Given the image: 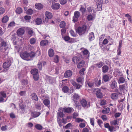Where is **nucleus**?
Segmentation results:
<instances>
[{"label": "nucleus", "mask_w": 132, "mask_h": 132, "mask_svg": "<svg viewBox=\"0 0 132 132\" xmlns=\"http://www.w3.org/2000/svg\"><path fill=\"white\" fill-rule=\"evenodd\" d=\"M35 127L37 130H41L43 129L42 126L39 124H37L35 126Z\"/></svg>", "instance_id": "nucleus-36"}, {"label": "nucleus", "mask_w": 132, "mask_h": 132, "mask_svg": "<svg viewBox=\"0 0 132 132\" xmlns=\"http://www.w3.org/2000/svg\"><path fill=\"white\" fill-rule=\"evenodd\" d=\"M36 53L33 51H31L29 53L25 51L21 52L20 53L21 57L23 59L28 61L31 60V59L35 57Z\"/></svg>", "instance_id": "nucleus-1"}, {"label": "nucleus", "mask_w": 132, "mask_h": 132, "mask_svg": "<svg viewBox=\"0 0 132 132\" xmlns=\"http://www.w3.org/2000/svg\"><path fill=\"white\" fill-rule=\"evenodd\" d=\"M6 93L4 91L0 92V102H3L4 100V98L6 97Z\"/></svg>", "instance_id": "nucleus-8"}, {"label": "nucleus", "mask_w": 132, "mask_h": 132, "mask_svg": "<svg viewBox=\"0 0 132 132\" xmlns=\"http://www.w3.org/2000/svg\"><path fill=\"white\" fill-rule=\"evenodd\" d=\"M94 80L93 82V81H89L88 80L86 81V85H88L89 87L91 88L93 86H94Z\"/></svg>", "instance_id": "nucleus-21"}, {"label": "nucleus", "mask_w": 132, "mask_h": 132, "mask_svg": "<svg viewBox=\"0 0 132 132\" xmlns=\"http://www.w3.org/2000/svg\"><path fill=\"white\" fill-rule=\"evenodd\" d=\"M60 3L62 5H64L66 4L68 0H60Z\"/></svg>", "instance_id": "nucleus-58"}, {"label": "nucleus", "mask_w": 132, "mask_h": 132, "mask_svg": "<svg viewBox=\"0 0 132 132\" xmlns=\"http://www.w3.org/2000/svg\"><path fill=\"white\" fill-rule=\"evenodd\" d=\"M79 127L80 128H84L86 126V123L84 122H81L79 124Z\"/></svg>", "instance_id": "nucleus-57"}, {"label": "nucleus", "mask_w": 132, "mask_h": 132, "mask_svg": "<svg viewBox=\"0 0 132 132\" xmlns=\"http://www.w3.org/2000/svg\"><path fill=\"white\" fill-rule=\"evenodd\" d=\"M103 64L104 63L102 61H100L98 63L96 64L95 65L98 68H100L102 67Z\"/></svg>", "instance_id": "nucleus-33"}, {"label": "nucleus", "mask_w": 132, "mask_h": 132, "mask_svg": "<svg viewBox=\"0 0 132 132\" xmlns=\"http://www.w3.org/2000/svg\"><path fill=\"white\" fill-rule=\"evenodd\" d=\"M110 110V109L109 108H106L104 109L102 111V112L104 114L108 113L109 112Z\"/></svg>", "instance_id": "nucleus-39"}, {"label": "nucleus", "mask_w": 132, "mask_h": 132, "mask_svg": "<svg viewBox=\"0 0 132 132\" xmlns=\"http://www.w3.org/2000/svg\"><path fill=\"white\" fill-rule=\"evenodd\" d=\"M32 75L38 73V69L34 68L32 69L30 71Z\"/></svg>", "instance_id": "nucleus-28"}, {"label": "nucleus", "mask_w": 132, "mask_h": 132, "mask_svg": "<svg viewBox=\"0 0 132 132\" xmlns=\"http://www.w3.org/2000/svg\"><path fill=\"white\" fill-rule=\"evenodd\" d=\"M36 41V40L34 38H31L30 40V43L31 44H33L35 43Z\"/></svg>", "instance_id": "nucleus-54"}, {"label": "nucleus", "mask_w": 132, "mask_h": 132, "mask_svg": "<svg viewBox=\"0 0 132 132\" xmlns=\"http://www.w3.org/2000/svg\"><path fill=\"white\" fill-rule=\"evenodd\" d=\"M93 16L91 14L88 15L87 16V19L88 21H90L92 20Z\"/></svg>", "instance_id": "nucleus-63"}, {"label": "nucleus", "mask_w": 132, "mask_h": 132, "mask_svg": "<svg viewBox=\"0 0 132 132\" xmlns=\"http://www.w3.org/2000/svg\"><path fill=\"white\" fill-rule=\"evenodd\" d=\"M22 85L23 86H25L28 84V81L26 79H23L21 82Z\"/></svg>", "instance_id": "nucleus-38"}, {"label": "nucleus", "mask_w": 132, "mask_h": 132, "mask_svg": "<svg viewBox=\"0 0 132 132\" xmlns=\"http://www.w3.org/2000/svg\"><path fill=\"white\" fill-rule=\"evenodd\" d=\"M125 88V84L121 85H119V89L120 91L123 90Z\"/></svg>", "instance_id": "nucleus-47"}, {"label": "nucleus", "mask_w": 132, "mask_h": 132, "mask_svg": "<svg viewBox=\"0 0 132 132\" xmlns=\"http://www.w3.org/2000/svg\"><path fill=\"white\" fill-rule=\"evenodd\" d=\"M79 95L76 93H74L72 96V100L75 103V105L77 107L79 105L78 100L80 98Z\"/></svg>", "instance_id": "nucleus-3"}, {"label": "nucleus", "mask_w": 132, "mask_h": 132, "mask_svg": "<svg viewBox=\"0 0 132 132\" xmlns=\"http://www.w3.org/2000/svg\"><path fill=\"white\" fill-rule=\"evenodd\" d=\"M88 37L90 41L93 40L95 38L94 33L92 32L89 33Z\"/></svg>", "instance_id": "nucleus-25"}, {"label": "nucleus", "mask_w": 132, "mask_h": 132, "mask_svg": "<svg viewBox=\"0 0 132 132\" xmlns=\"http://www.w3.org/2000/svg\"><path fill=\"white\" fill-rule=\"evenodd\" d=\"M19 106L20 109L21 110L22 113H24L25 111V109L26 106L23 104H22L21 105H20Z\"/></svg>", "instance_id": "nucleus-42"}, {"label": "nucleus", "mask_w": 132, "mask_h": 132, "mask_svg": "<svg viewBox=\"0 0 132 132\" xmlns=\"http://www.w3.org/2000/svg\"><path fill=\"white\" fill-rule=\"evenodd\" d=\"M74 15V16L73 17L72 21L75 23L78 21V18L80 16V14L79 12L77 11L75 12Z\"/></svg>", "instance_id": "nucleus-7"}, {"label": "nucleus", "mask_w": 132, "mask_h": 132, "mask_svg": "<svg viewBox=\"0 0 132 132\" xmlns=\"http://www.w3.org/2000/svg\"><path fill=\"white\" fill-rule=\"evenodd\" d=\"M6 46L7 43L4 41L2 42L0 45V50H3V49L4 50H7V49L6 48V47L7 48L8 47H6ZM8 49V48H7Z\"/></svg>", "instance_id": "nucleus-14"}, {"label": "nucleus", "mask_w": 132, "mask_h": 132, "mask_svg": "<svg viewBox=\"0 0 132 132\" xmlns=\"http://www.w3.org/2000/svg\"><path fill=\"white\" fill-rule=\"evenodd\" d=\"M95 1H98V0H94ZM99 3H101V4H104L105 3H107L108 2V0H99Z\"/></svg>", "instance_id": "nucleus-45"}, {"label": "nucleus", "mask_w": 132, "mask_h": 132, "mask_svg": "<svg viewBox=\"0 0 132 132\" xmlns=\"http://www.w3.org/2000/svg\"><path fill=\"white\" fill-rule=\"evenodd\" d=\"M42 65L41 62H39L37 64L38 68L39 70H41L42 69Z\"/></svg>", "instance_id": "nucleus-55"}, {"label": "nucleus", "mask_w": 132, "mask_h": 132, "mask_svg": "<svg viewBox=\"0 0 132 132\" xmlns=\"http://www.w3.org/2000/svg\"><path fill=\"white\" fill-rule=\"evenodd\" d=\"M57 117H59L60 118H63L64 116V114L62 112H59L57 113Z\"/></svg>", "instance_id": "nucleus-56"}, {"label": "nucleus", "mask_w": 132, "mask_h": 132, "mask_svg": "<svg viewBox=\"0 0 132 132\" xmlns=\"http://www.w3.org/2000/svg\"><path fill=\"white\" fill-rule=\"evenodd\" d=\"M72 108L68 107V108H62L64 112L65 113H70L72 111Z\"/></svg>", "instance_id": "nucleus-17"}, {"label": "nucleus", "mask_w": 132, "mask_h": 132, "mask_svg": "<svg viewBox=\"0 0 132 132\" xmlns=\"http://www.w3.org/2000/svg\"><path fill=\"white\" fill-rule=\"evenodd\" d=\"M35 7L37 9L40 10L43 7V6L41 3H36L35 5Z\"/></svg>", "instance_id": "nucleus-19"}, {"label": "nucleus", "mask_w": 132, "mask_h": 132, "mask_svg": "<svg viewBox=\"0 0 132 132\" xmlns=\"http://www.w3.org/2000/svg\"><path fill=\"white\" fill-rule=\"evenodd\" d=\"M96 2V5L97 6V10L98 11H101L102 10V4L101 3H99V1H95Z\"/></svg>", "instance_id": "nucleus-24"}, {"label": "nucleus", "mask_w": 132, "mask_h": 132, "mask_svg": "<svg viewBox=\"0 0 132 132\" xmlns=\"http://www.w3.org/2000/svg\"><path fill=\"white\" fill-rule=\"evenodd\" d=\"M34 12L31 9H28L26 11V13L27 14L31 15Z\"/></svg>", "instance_id": "nucleus-44"}, {"label": "nucleus", "mask_w": 132, "mask_h": 132, "mask_svg": "<svg viewBox=\"0 0 132 132\" xmlns=\"http://www.w3.org/2000/svg\"><path fill=\"white\" fill-rule=\"evenodd\" d=\"M95 90L96 92V95L97 97L99 98H101L103 97V94L101 92V89H100L96 88Z\"/></svg>", "instance_id": "nucleus-6"}, {"label": "nucleus", "mask_w": 132, "mask_h": 132, "mask_svg": "<svg viewBox=\"0 0 132 132\" xmlns=\"http://www.w3.org/2000/svg\"><path fill=\"white\" fill-rule=\"evenodd\" d=\"M82 106L83 108H88L90 106V102H88L86 100L82 98L80 101Z\"/></svg>", "instance_id": "nucleus-4"}, {"label": "nucleus", "mask_w": 132, "mask_h": 132, "mask_svg": "<svg viewBox=\"0 0 132 132\" xmlns=\"http://www.w3.org/2000/svg\"><path fill=\"white\" fill-rule=\"evenodd\" d=\"M66 25L65 22L64 21H62L60 23V27L61 28H64Z\"/></svg>", "instance_id": "nucleus-40"}, {"label": "nucleus", "mask_w": 132, "mask_h": 132, "mask_svg": "<svg viewBox=\"0 0 132 132\" xmlns=\"http://www.w3.org/2000/svg\"><path fill=\"white\" fill-rule=\"evenodd\" d=\"M74 87H75L76 89H79L81 87V85L79 84L76 83Z\"/></svg>", "instance_id": "nucleus-64"}, {"label": "nucleus", "mask_w": 132, "mask_h": 132, "mask_svg": "<svg viewBox=\"0 0 132 132\" xmlns=\"http://www.w3.org/2000/svg\"><path fill=\"white\" fill-rule=\"evenodd\" d=\"M118 94L116 93H113L111 95V98L113 100H116L118 98Z\"/></svg>", "instance_id": "nucleus-23"}, {"label": "nucleus", "mask_w": 132, "mask_h": 132, "mask_svg": "<svg viewBox=\"0 0 132 132\" xmlns=\"http://www.w3.org/2000/svg\"><path fill=\"white\" fill-rule=\"evenodd\" d=\"M22 9L20 7L17 8L15 10L16 13L19 14H20L22 13Z\"/></svg>", "instance_id": "nucleus-35"}, {"label": "nucleus", "mask_w": 132, "mask_h": 132, "mask_svg": "<svg viewBox=\"0 0 132 132\" xmlns=\"http://www.w3.org/2000/svg\"><path fill=\"white\" fill-rule=\"evenodd\" d=\"M48 54L49 56L50 57H53L54 54V50H49Z\"/></svg>", "instance_id": "nucleus-37"}, {"label": "nucleus", "mask_w": 132, "mask_h": 132, "mask_svg": "<svg viewBox=\"0 0 132 132\" xmlns=\"http://www.w3.org/2000/svg\"><path fill=\"white\" fill-rule=\"evenodd\" d=\"M85 71V69L84 68H83L80 70L79 73L81 76H82L84 75V71Z\"/></svg>", "instance_id": "nucleus-53"}, {"label": "nucleus", "mask_w": 132, "mask_h": 132, "mask_svg": "<svg viewBox=\"0 0 132 132\" xmlns=\"http://www.w3.org/2000/svg\"><path fill=\"white\" fill-rule=\"evenodd\" d=\"M85 63V62L83 60L81 61L78 64L77 67L79 68H81L83 67Z\"/></svg>", "instance_id": "nucleus-30"}, {"label": "nucleus", "mask_w": 132, "mask_h": 132, "mask_svg": "<svg viewBox=\"0 0 132 132\" xmlns=\"http://www.w3.org/2000/svg\"><path fill=\"white\" fill-rule=\"evenodd\" d=\"M26 94V92L25 91H21L20 92L19 94L21 96L25 95Z\"/></svg>", "instance_id": "nucleus-61"}, {"label": "nucleus", "mask_w": 132, "mask_h": 132, "mask_svg": "<svg viewBox=\"0 0 132 132\" xmlns=\"http://www.w3.org/2000/svg\"><path fill=\"white\" fill-rule=\"evenodd\" d=\"M106 103V101L105 100H101L100 101V104L101 105H105Z\"/></svg>", "instance_id": "nucleus-51"}, {"label": "nucleus", "mask_w": 132, "mask_h": 132, "mask_svg": "<svg viewBox=\"0 0 132 132\" xmlns=\"http://www.w3.org/2000/svg\"><path fill=\"white\" fill-rule=\"evenodd\" d=\"M125 81V79L123 77H120L119 78L118 82V83L119 84L124 83Z\"/></svg>", "instance_id": "nucleus-29"}, {"label": "nucleus", "mask_w": 132, "mask_h": 132, "mask_svg": "<svg viewBox=\"0 0 132 132\" xmlns=\"http://www.w3.org/2000/svg\"><path fill=\"white\" fill-rule=\"evenodd\" d=\"M63 39L65 41H68L69 40H70L69 42L70 43H72L73 42L71 40H70V37L68 36H65L64 37H62Z\"/></svg>", "instance_id": "nucleus-34"}, {"label": "nucleus", "mask_w": 132, "mask_h": 132, "mask_svg": "<svg viewBox=\"0 0 132 132\" xmlns=\"http://www.w3.org/2000/svg\"><path fill=\"white\" fill-rule=\"evenodd\" d=\"M33 78L35 81L38 80L39 79V76L38 74L33 75Z\"/></svg>", "instance_id": "nucleus-41"}, {"label": "nucleus", "mask_w": 132, "mask_h": 132, "mask_svg": "<svg viewBox=\"0 0 132 132\" xmlns=\"http://www.w3.org/2000/svg\"><path fill=\"white\" fill-rule=\"evenodd\" d=\"M101 118L104 121L108 119V117L105 115H102Z\"/></svg>", "instance_id": "nucleus-60"}, {"label": "nucleus", "mask_w": 132, "mask_h": 132, "mask_svg": "<svg viewBox=\"0 0 132 132\" xmlns=\"http://www.w3.org/2000/svg\"><path fill=\"white\" fill-rule=\"evenodd\" d=\"M110 123L111 125L115 126L118 125V121L117 120H114L111 121Z\"/></svg>", "instance_id": "nucleus-48"}, {"label": "nucleus", "mask_w": 132, "mask_h": 132, "mask_svg": "<svg viewBox=\"0 0 132 132\" xmlns=\"http://www.w3.org/2000/svg\"><path fill=\"white\" fill-rule=\"evenodd\" d=\"M31 99L32 100L37 101L38 100V97L35 93H32L31 95Z\"/></svg>", "instance_id": "nucleus-16"}, {"label": "nucleus", "mask_w": 132, "mask_h": 132, "mask_svg": "<svg viewBox=\"0 0 132 132\" xmlns=\"http://www.w3.org/2000/svg\"><path fill=\"white\" fill-rule=\"evenodd\" d=\"M36 24L39 25L41 24L42 22V20L41 18H37L35 20Z\"/></svg>", "instance_id": "nucleus-31"}, {"label": "nucleus", "mask_w": 132, "mask_h": 132, "mask_svg": "<svg viewBox=\"0 0 132 132\" xmlns=\"http://www.w3.org/2000/svg\"><path fill=\"white\" fill-rule=\"evenodd\" d=\"M72 71L69 70L66 71L65 72L64 76L65 77L67 78L70 77L72 75Z\"/></svg>", "instance_id": "nucleus-10"}, {"label": "nucleus", "mask_w": 132, "mask_h": 132, "mask_svg": "<svg viewBox=\"0 0 132 132\" xmlns=\"http://www.w3.org/2000/svg\"><path fill=\"white\" fill-rule=\"evenodd\" d=\"M54 61L56 63L58 62L59 59V56L58 55H56L54 56Z\"/></svg>", "instance_id": "nucleus-46"}, {"label": "nucleus", "mask_w": 132, "mask_h": 132, "mask_svg": "<svg viewBox=\"0 0 132 132\" xmlns=\"http://www.w3.org/2000/svg\"><path fill=\"white\" fill-rule=\"evenodd\" d=\"M87 25L86 24H83L81 26L78 27L76 29V33L78 34L80 36H81L85 34L87 29Z\"/></svg>", "instance_id": "nucleus-2"}, {"label": "nucleus", "mask_w": 132, "mask_h": 132, "mask_svg": "<svg viewBox=\"0 0 132 132\" xmlns=\"http://www.w3.org/2000/svg\"><path fill=\"white\" fill-rule=\"evenodd\" d=\"M83 79L81 77H79L77 78V81L78 82L82 84Z\"/></svg>", "instance_id": "nucleus-49"}, {"label": "nucleus", "mask_w": 132, "mask_h": 132, "mask_svg": "<svg viewBox=\"0 0 132 132\" xmlns=\"http://www.w3.org/2000/svg\"><path fill=\"white\" fill-rule=\"evenodd\" d=\"M48 43V41L46 39L42 40L40 43V45L42 46H45L47 45Z\"/></svg>", "instance_id": "nucleus-18"}, {"label": "nucleus", "mask_w": 132, "mask_h": 132, "mask_svg": "<svg viewBox=\"0 0 132 132\" xmlns=\"http://www.w3.org/2000/svg\"><path fill=\"white\" fill-rule=\"evenodd\" d=\"M24 29L21 28H20L17 31V34L19 36H20L23 35L24 33Z\"/></svg>", "instance_id": "nucleus-12"}, {"label": "nucleus", "mask_w": 132, "mask_h": 132, "mask_svg": "<svg viewBox=\"0 0 132 132\" xmlns=\"http://www.w3.org/2000/svg\"><path fill=\"white\" fill-rule=\"evenodd\" d=\"M90 123L91 125L94 127V118H90Z\"/></svg>", "instance_id": "nucleus-52"}, {"label": "nucleus", "mask_w": 132, "mask_h": 132, "mask_svg": "<svg viewBox=\"0 0 132 132\" xmlns=\"http://www.w3.org/2000/svg\"><path fill=\"white\" fill-rule=\"evenodd\" d=\"M11 62L10 60H7L4 62L3 65V67L4 69H6L9 68L11 65Z\"/></svg>", "instance_id": "nucleus-9"}, {"label": "nucleus", "mask_w": 132, "mask_h": 132, "mask_svg": "<svg viewBox=\"0 0 132 132\" xmlns=\"http://www.w3.org/2000/svg\"><path fill=\"white\" fill-rule=\"evenodd\" d=\"M109 70V68L107 65H103L102 68V70L103 73H106Z\"/></svg>", "instance_id": "nucleus-20"}, {"label": "nucleus", "mask_w": 132, "mask_h": 132, "mask_svg": "<svg viewBox=\"0 0 132 132\" xmlns=\"http://www.w3.org/2000/svg\"><path fill=\"white\" fill-rule=\"evenodd\" d=\"M80 60V58L77 56L74 57L72 58V61L75 64L76 63L77 64L78 63V62Z\"/></svg>", "instance_id": "nucleus-27"}, {"label": "nucleus", "mask_w": 132, "mask_h": 132, "mask_svg": "<svg viewBox=\"0 0 132 132\" xmlns=\"http://www.w3.org/2000/svg\"><path fill=\"white\" fill-rule=\"evenodd\" d=\"M41 114V113L39 112L33 111L31 113V116L34 118L38 117Z\"/></svg>", "instance_id": "nucleus-15"}, {"label": "nucleus", "mask_w": 132, "mask_h": 132, "mask_svg": "<svg viewBox=\"0 0 132 132\" xmlns=\"http://www.w3.org/2000/svg\"><path fill=\"white\" fill-rule=\"evenodd\" d=\"M45 15L49 19H51L53 17L52 13L48 11H46V12Z\"/></svg>", "instance_id": "nucleus-26"}, {"label": "nucleus", "mask_w": 132, "mask_h": 132, "mask_svg": "<svg viewBox=\"0 0 132 132\" xmlns=\"http://www.w3.org/2000/svg\"><path fill=\"white\" fill-rule=\"evenodd\" d=\"M73 118L76 119V117L79 116V114L78 113L74 112L72 114Z\"/></svg>", "instance_id": "nucleus-62"}, {"label": "nucleus", "mask_w": 132, "mask_h": 132, "mask_svg": "<svg viewBox=\"0 0 132 132\" xmlns=\"http://www.w3.org/2000/svg\"><path fill=\"white\" fill-rule=\"evenodd\" d=\"M43 103L48 108L50 107V101L48 99H45L43 101Z\"/></svg>", "instance_id": "nucleus-13"}, {"label": "nucleus", "mask_w": 132, "mask_h": 132, "mask_svg": "<svg viewBox=\"0 0 132 132\" xmlns=\"http://www.w3.org/2000/svg\"><path fill=\"white\" fill-rule=\"evenodd\" d=\"M111 88L114 89L117 87V82L115 80H112L110 84Z\"/></svg>", "instance_id": "nucleus-11"}, {"label": "nucleus", "mask_w": 132, "mask_h": 132, "mask_svg": "<svg viewBox=\"0 0 132 132\" xmlns=\"http://www.w3.org/2000/svg\"><path fill=\"white\" fill-rule=\"evenodd\" d=\"M57 122L58 123L60 127H61L62 126V120L61 119H59L58 117H57Z\"/></svg>", "instance_id": "nucleus-59"}, {"label": "nucleus", "mask_w": 132, "mask_h": 132, "mask_svg": "<svg viewBox=\"0 0 132 132\" xmlns=\"http://www.w3.org/2000/svg\"><path fill=\"white\" fill-rule=\"evenodd\" d=\"M84 121V120L83 119H81L79 118H77L75 119V121L78 123L83 122Z\"/></svg>", "instance_id": "nucleus-50"}, {"label": "nucleus", "mask_w": 132, "mask_h": 132, "mask_svg": "<svg viewBox=\"0 0 132 132\" xmlns=\"http://www.w3.org/2000/svg\"><path fill=\"white\" fill-rule=\"evenodd\" d=\"M102 80L104 82H108L110 80L109 76L108 75H105L103 77Z\"/></svg>", "instance_id": "nucleus-22"}, {"label": "nucleus", "mask_w": 132, "mask_h": 132, "mask_svg": "<svg viewBox=\"0 0 132 132\" xmlns=\"http://www.w3.org/2000/svg\"><path fill=\"white\" fill-rule=\"evenodd\" d=\"M69 90V88L67 86H64L62 88V90L64 93H67Z\"/></svg>", "instance_id": "nucleus-43"}, {"label": "nucleus", "mask_w": 132, "mask_h": 132, "mask_svg": "<svg viewBox=\"0 0 132 132\" xmlns=\"http://www.w3.org/2000/svg\"><path fill=\"white\" fill-rule=\"evenodd\" d=\"M52 3V8L54 10H57L59 9L60 7V5L58 3H54L55 2V0H51L50 1Z\"/></svg>", "instance_id": "nucleus-5"}, {"label": "nucleus", "mask_w": 132, "mask_h": 132, "mask_svg": "<svg viewBox=\"0 0 132 132\" xmlns=\"http://www.w3.org/2000/svg\"><path fill=\"white\" fill-rule=\"evenodd\" d=\"M9 18L7 16H4L2 19V22L3 23H6L9 20Z\"/></svg>", "instance_id": "nucleus-32"}]
</instances>
